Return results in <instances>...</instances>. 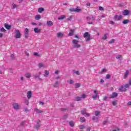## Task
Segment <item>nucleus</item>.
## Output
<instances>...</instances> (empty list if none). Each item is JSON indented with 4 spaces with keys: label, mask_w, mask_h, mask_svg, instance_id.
<instances>
[{
    "label": "nucleus",
    "mask_w": 131,
    "mask_h": 131,
    "mask_svg": "<svg viewBox=\"0 0 131 131\" xmlns=\"http://www.w3.org/2000/svg\"><path fill=\"white\" fill-rule=\"evenodd\" d=\"M111 77V76L110 74H107L106 76V79H109Z\"/></svg>",
    "instance_id": "obj_45"
},
{
    "label": "nucleus",
    "mask_w": 131,
    "mask_h": 131,
    "mask_svg": "<svg viewBox=\"0 0 131 131\" xmlns=\"http://www.w3.org/2000/svg\"><path fill=\"white\" fill-rule=\"evenodd\" d=\"M71 20H72V16H70V17L68 18V21H71Z\"/></svg>",
    "instance_id": "obj_51"
},
{
    "label": "nucleus",
    "mask_w": 131,
    "mask_h": 131,
    "mask_svg": "<svg viewBox=\"0 0 131 131\" xmlns=\"http://www.w3.org/2000/svg\"><path fill=\"white\" fill-rule=\"evenodd\" d=\"M94 95L92 96V98L94 100H96V99H99V95H98V91L94 90Z\"/></svg>",
    "instance_id": "obj_6"
},
{
    "label": "nucleus",
    "mask_w": 131,
    "mask_h": 131,
    "mask_svg": "<svg viewBox=\"0 0 131 131\" xmlns=\"http://www.w3.org/2000/svg\"><path fill=\"white\" fill-rule=\"evenodd\" d=\"M119 90L120 92H126V89L123 85L119 88Z\"/></svg>",
    "instance_id": "obj_13"
},
{
    "label": "nucleus",
    "mask_w": 131,
    "mask_h": 131,
    "mask_svg": "<svg viewBox=\"0 0 131 131\" xmlns=\"http://www.w3.org/2000/svg\"><path fill=\"white\" fill-rule=\"evenodd\" d=\"M40 18H41L40 15L37 14V15L35 16V19L36 20H39V19H40Z\"/></svg>",
    "instance_id": "obj_30"
},
{
    "label": "nucleus",
    "mask_w": 131,
    "mask_h": 131,
    "mask_svg": "<svg viewBox=\"0 0 131 131\" xmlns=\"http://www.w3.org/2000/svg\"><path fill=\"white\" fill-rule=\"evenodd\" d=\"M128 74H129L128 71V70L126 71L124 75V79H125L127 77V76H128Z\"/></svg>",
    "instance_id": "obj_19"
},
{
    "label": "nucleus",
    "mask_w": 131,
    "mask_h": 131,
    "mask_svg": "<svg viewBox=\"0 0 131 131\" xmlns=\"http://www.w3.org/2000/svg\"><path fill=\"white\" fill-rule=\"evenodd\" d=\"M81 114H82V115H85V113H86L85 110H83L81 111Z\"/></svg>",
    "instance_id": "obj_39"
},
{
    "label": "nucleus",
    "mask_w": 131,
    "mask_h": 131,
    "mask_svg": "<svg viewBox=\"0 0 131 131\" xmlns=\"http://www.w3.org/2000/svg\"><path fill=\"white\" fill-rule=\"evenodd\" d=\"M112 104L113 106H116V105H117V100L112 101Z\"/></svg>",
    "instance_id": "obj_31"
},
{
    "label": "nucleus",
    "mask_w": 131,
    "mask_h": 131,
    "mask_svg": "<svg viewBox=\"0 0 131 131\" xmlns=\"http://www.w3.org/2000/svg\"><path fill=\"white\" fill-rule=\"evenodd\" d=\"M39 103L40 105H41L42 106H43V105H45V103L42 101H39Z\"/></svg>",
    "instance_id": "obj_53"
},
{
    "label": "nucleus",
    "mask_w": 131,
    "mask_h": 131,
    "mask_svg": "<svg viewBox=\"0 0 131 131\" xmlns=\"http://www.w3.org/2000/svg\"><path fill=\"white\" fill-rule=\"evenodd\" d=\"M65 18H66V16L64 15H62L58 17V20H63V19H65Z\"/></svg>",
    "instance_id": "obj_22"
},
{
    "label": "nucleus",
    "mask_w": 131,
    "mask_h": 131,
    "mask_svg": "<svg viewBox=\"0 0 131 131\" xmlns=\"http://www.w3.org/2000/svg\"><path fill=\"white\" fill-rule=\"evenodd\" d=\"M127 105H128V106H131V101H130L128 102V103H127Z\"/></svg>",
    "instance_id": "obj_61"
},
{
    "label": "nucleus",
    "mask_w": 131,
    "mask_h": 131,
    "mask_svg": "<svg viewBox=\"0 0 131 131\" xmlns=\"http://www.w3.org/2000/svg\"><path fill=\"white\" fill-rule=\"evenodd\" d=\"M128 14H129V11L127 10H125L123 12V15L124 16H127V15H128Z\"/></svg>",
    "instance_id": "obj_16"
},
{
    "label": "nucleus",
    "mask_w": 131,
    "mask_h": 131,
    "mask_svg": "<svg viewBox=\"0 0 131 131\" xmlns=\"http://www.w3.org/2000/svg\"><path fill=\"white\" fill-rule=\"evenodd\" d=\"M80 122H85V118H84V117L80 118Z\"/></svg>",
    "instance_id": "obj_29"
},
{
    "label": "nucleus",
    "mask_w": 131,
    "mask_h": 131,
    "mask_svg": "<svg viewBox=\"0 0 131 131\" xmlns=\"http://www.w3.org/2000/svg\"><path fill=\"white\" fill-rule=\"evenodd\" d=\"M124 86L126 89V88H127L129 86V84H126L124 85Z\"/></svg>",
    "instance_id": "obj_54"
},
{
    "label": "nucleus",
    "mask_w": 131,
    "mask_h": 131,
    "mask_svg": "<svg viewBox=\"0 0 131 131\" xmlns=\"http://www.w3.org/2000/svg\"><path fill=\"white\" fill-rule=\"evenodd\" d=\"M92 119L93 121H95L96 122H99V118L97 117L93 116L92 117Z\"/></svg>",
    "instance_id": "obj_18"
},
{
    "label": "nucleus",
    "mask_w": 131,
    "mask_h": 131,
    "mask_svg": "<svg viewBox=\"0 0 131 131\" xmlns=\"http://www.w3.org/2000/svg\"><path fill=\"white\" fill-rule=\"evenodd\" d=\"M108 124V120H105L103 122V124Z\"/></svg>",
    "instance_id": "obj_48"
},
{
    "label": "nucleus",
    "mask_w": 131,
    "mask_h": 131,
    "mask_svg": "<svg viewBox=\"0 0 131 131\" xmlns=\"http://www.w3.org/2000/svg\"><path fill=\"white\" fill-rule=\"evenodd\" d=\"M0 30L2 32H5L6 31V30L4 28H2Z\"/></svg>",
    "instance_id": "obj_49"
},
{
    "label": "nucleus",
    "mask_w": 131,
    "mask_h": 131,
    "mask_svg": "<svg viewBox=\"0 0 131 131\" xmlns=\"http://www.w3.org/2000/svg\"><path fill=\"white\" fill-rule=\"evenodd\" d=\"M34 112H36L37 113H43V111H40L37 108H35L34 109Z\"/></svg>",
    "instance_id": "obj_21"
},
{
    "label": "nucleus",
    "mask_w": 131,
    "mask_h": 131,
    "mask_svg": "<svg viewBox=\"0 0 131 131\" xmlns=\"http://www.w3.org/2000/svg\"><path fill=\"white\" fill-rule=\"evenodd\" d=\"M118 94L116 92H114L112 94V95L110 96V99H113L114 98H116L117 97Z\"/></svg>",
    "instance_id": "obj_12"
},
{
    "label": "nucleus",
    "mask_w": 131,
    "mask_h": 131,
    "mask_svg": "<svg viewBox=\"0 0 131 131\" xmlns=\"http://www.w3.org/2000/svg\"><path fill=\"white\" fill-rule=\"evenodd\" d=\"M81 98H82L83 99H85V95L82 94L81 96Z\"/></svg>",
    "instance_id": "obj_58"
},
{
    "label": "nucleus",
    "mask_w": 131,
    "mask_h": 131,
    "mask_svg": "<svg viewBox=\"0 0 131 131\" xmlns=\"http://www.w3.org/2000/svg\"><path fill=\"white\" fill-rule=\"evenodd\" d=\"M15 58H16V57L15 56V55L12 54L11 55V58L12 59V60H15Z\"/></svg>",
    "instance_id": "obj_42"
},
{
    "label": "nucleus",
    "mask_w": 131,
    "mask_h": 131,
    "mask_svg": "<svg viewBox=\"0 0 131 131\" xmlns=\"http://www.w3.org/2000/svg\"><path fill=\"white\" fill-rule=\"evenodd\" d=\"M14 33L15 34V35L14 36L15 38H20L21 37V33L18 30H16Z\"/></svg>",
    "instance_id": "obj_3"
},
{
    "label": "nucleus",
    "mask_w": 131,
    "mask_h": 131,
    "mask_svg": "<svg viewBox=\"0 0 131 131\" xmlns=\"http://www.w3.org/2000/svg\"><path fill=\"white\" fill-rule=\"evenodd\" d=\"M100 113H101V112H100L98 111H96L95 112V116H99V115H100Z\"/></svg>",
    "instance_id": "obj_34"
},
{
    "label": "nucleus",
    "mask_w": 131,
    "mask_h": 131,
    "mask_svg": "<svg viewBox=\"0 0 131 131\" xmlns=\"http://www.w3.org/2000/svg\"><path fill=\"white\" fill-rule=\"evenodd\" d=\"M47 24L48 25V26H49L50 27L53 26V25H54V23H53V21H51V20H49V21H48L47 22Z\"/></svg>",
    "instance_id": "obj_14"
},
{
    "label": "nucleus",
    "mask_w": 131,
    "mask_h": 131,
    "mask_svg": "<svg viewBox=\"0 0 131 131\" xmlns=\"http://www.w3.org/2000/svg\"><path fill=\"white\" fill-rule=\"evenodd\" d=\"M74 33V30H71L70 33H69V36H72Z\"/></svg>",
    "instance_id": "obj_24"
},
{
    "label": "nucleus",
    "mask_w": 131,
    "mask_h": 131,
    "mask_svg": "<svg viewBox=\"0 0 131 131\" xmlns=\"http://www.w3.org/2000/svg\"><path fill=\"white\" fill-rule=\"evenodd\" d=\"M28 33H29V29L28 28L25 29V37L26 38L28 37Z\"/></svg>",
    "instance_id": "obj_9"
},
{
    "label": "nucleus",
    "mask_w": 131,
    "mask_h": 131,
    "mask_svg": "<svg viewBox=\"0 0 131 131\" xmlns=\"http://www.w3.org/2000/svg\"><path fill=\"white\" fill-rule=\"evenodd\" d=\"M79 128L80 129H84V128H85V126H84V125H81L79 126Z\"/></svg>",
    "instance_id": "obj_33"
},
{
    "label": "nucleus",
    "mask_w": 131,
    "mask_h": 131,
    "mask_svg": "<svg viewBox=\"0 0 131 131\" xmlns=\"http://www.w3.org/2000/svg\"><path fill=\"white\" fill-rule=\"evenodd\" d=\"M70 12H80L81 11V9H77V8H71L69 9Z\"/></svg>",
    "instance_id": "obj_8"
},
{
    "label": "nucleus",
    "mask_w": 131,
    "mask_h": 131,
    "mask_svg": "<svg viewBox=\"0 0 131 131\" xmlns=\"http://www.w3.org/2000/svg\"><path fill=\"white\" fill-rule=\"evenodd\" d=\"M24 103L26 104V105H29V101L28 99H25L24 101Z\"/></svg>",
    "instance_id": "obj_37"
},
{
    "label": "nucleus",
    "mask_w": 131,
    "mask_h": 131,
    "mask_svg": "<svg viewBox=\"0 0 131 131\" xmlns=\"http://www.w3.org/2000/svg\"><path fill=\"white\" fill-rule=\"evenodd\" d=\"M16 8H18V6L15 4H12L11 5V9H16Z\"/></svg>",
    "instance_id": "obj_26"
},
{
    "label": "nucleus",
    "mask_w": 131,
    "mask_h": 131,
    "mask_svg": "<svg viewBox=\"0 0 131 131\" xmlns=\"http://www.w3.org/2000/svg\"><path fill=\"white\" fill-rule=\"evenodd\" d=\"M4 26L6 28V29H11V26L8 25L7 24H4Z\"/></svg>",
    "instance_id": "obj_27"
},
{
    "label": "nucleus",
    "mask_w": 131,
    "mask_h": 131,
    "mask_svg": "<svg viewBox=\"0 0 131 131\" xmlns=\"http://www.w3.org/2000/svg\"><path fill=\"white\" fill-rule=\"evenodd\" d=\"M101 72H102V73L107 72V69H102L101 71Z\"/></svg>",
    "instance_id": "obj_50"
},
{
    "label": "nucleus",
    "mask_w": 131,
    "mask_h": 131,
    "mask_svg": "<svg viewBox=\"0 0 131 131\" xmlns=\"http://www.w3.org/2000/svg\"><path fill=\"white\" fill-rule=\"evenodd\" d=\"M45 64H43V63L41 62L40 63H39V66H44Z\"/></svg>",
    "instance_id": "obj_59"
},
{
    "label": "nucleus",
    "mask_w": 131,
    "mask_h": 131,
    "mask_svg": "<svg viewBox=\"0 0 131 131\" xmlns=\"http://www.w3.org/2000/svg\"><path fill=\"white\" fill-rule=\"evenodd\" d=\"M34 31L35 33H39L40 31H41V30L38 29V28H35L34 29Z\"/></svg>",
    "instance_id": "obj_15"
},
{
    "label": "nucleus",
    "mask_w": 131,
    "mask_h": 131,
    "mask_svg": "<svg viewBox=\"0 0 131 131\" xmlns=\"http://www.w3.org/2000/svg\"><path fill=\"white\" fill-rule=\"evenodd\" d=\"M27 97L28 100H30V99L32 97V93L31 92V91H28L27 92Z\"/></svg>",
    "instance_id": "obj_11"
},
{
    "label": "nucleus",
    "mask_w": 131,
    "mask_h": 131,
    "mask_svg": "<svg viewBox=\"0 0 131 131\" xmlns=\"http://www.w3.org/2000/svg\"><path fill=\"white\" fill-rule=\"evenodd\" d=\"M69 123L70 126H71L72 127H73V126H74V122L73 121H70Z\"/></svg>",
    "instance_id": "obj_36"
},
{
    "label": "nucleus",
    "mask_w": 131,
    "mask_h": 131,
    "mask_svg": "<svg viewBox=\"0 0 131 131\" xmlns=\"http://www.w3.org/2000/svg\"><path fill=\"white\" fill-rule=\"evenodd\" d=\"M112 131H120V128L118 127H115Z\"/></svg>",
    "instance_id": "obj_32"
},
{
    "label": "nucleus",
    "mask_w": 131,
    "mask_h": 131,
    "mask_svg": "<svg viewBox=\"0 0 131 131\" xmlns=\"http://www.w3.org/2000/svg\"><path fill=\"white\" fill-rule=\"evenodd\" d=\"M25 53L26 54V56H27V57L29 56V53H28L26 51H25Z\"/></svg>",
    "instance_id": "obj_56"
},
{
    "label": "nucleus",
    "mask_w": 131,
    "mask_h": 131,
    "mask_svg": "<svg viewBox=\"0 0 131 131\" xmlns=\"http://www.w3.org/2000/svg\"><path fill=\"white\" fill-rule=\"evenodd\" d=\"M60 86V83H59V82L58 81H56L54 85V88H58V86Z\"/></svg>",
    "instance_id": "obj_28"
},
{
    "label": "nucleus",
    "mask_w": 131,
    "mask_h": 131,
    "mask_svg": "<svg viewBox=\"0 0 131 131\" xmlns=\"http://www.w3.org/2000/svg\"><path fill=\"white\" fill-rule=\"evenodd\" d=\"M116 58L117 60H122V56L121 55H117Z\"/></svg>",
    "instance_id": "obj_23"
},
{
    "label": "nucleus",
    "mask_w": 131,
    "mask_h": 131,
    "mask_svg": "<svg viewBox=\"0 0 131 131\" xmlns=\"http://www.w3.org/2000/svg\"><path fill=\"white\" fill-rule=\"evenodd\" d=\"M99 11H104V8H103L101 6H99Z\"/></svg>",
    "instance_id": "obj_47"
},
{
    "label": "nucleus",
    "mask_w": 131,
    "mask_h": 131,
    "mask_svg": "<svg viewBox=\"0 0 131 131\" xmlns=\"http://www.w3.org/2000/svg\"><path fill=\"white\" fill-rule=\"evenodd\" d=\"M49 74H50V72H49V71H47V70L45 71V73L43 74V76L45 77H48Z\"/></svg>",
    "instance_id": "obj_17"
},
{
    "label": "nucleus",
    "mask_w": 131,
    "mask_h": 131,
    "mask_svg": "<svg viewBox=\"0 0 131 131\" xmlns=\"http://www.w3.org/2000/svg\"><path fill=\"white\" fill-rule=\"evenodd\" d=\"M25 112H28V111H29V110H28V108H25Z\"/></svg>",
    "instance_id": "obj_63"
},
{
    "label": "nucleus",
    "mask_w": 131,
    "mask_h": 131,
    "mask_svg": "<svg viewBox=\"0 0 131 131\" xmlns=\"http://www.w3.org/2000/svg\"><path fill=\"white\" fill-rule=\"evenodd\" d=\"M67 110V108H60V111H62V112L66 111Z\"/></svg>",
    "instance_id": "obj_46"
},
{
    "label": "nucleus",
    "mask_w": 131,
    "mask_h": 131,
    "mask_svg": "<svg viewBox=\"0 0 131 131\" xmlns=\"http://www.w3.org/2000/svg\"><path fill=\"white\" fill-rule=\"evenodd\" d=\"M40 127L39 124H37V125L35 126V128L37 129H38V128Z\"/></svg>",
    "instance_id": "obj_57"
},
{
    "label": "nucleus",
    "mask_w": 131,
    "mask_h": 131,
    "mask_svg": "<svg viewBox=\"0 0 131 131\" xmlns=\"http://www.w3.org/2000/svg\"><path fill=\"white\" fill-rule=\"evenodd\" d=\"M25 76H26L27 78H30V77H31V74H30V73H27L25 75Z\"/></svg>",
    "instance_id": "obj_20"
},
{
    "label": "nucleus",
    "mask_w": 131,
    "mask_h": 131,
    "mask_svg": "<svg viewBox=\"0 0 131 131\" xmlns=\"http://www.w3.org/2000/svg\"><path fill=\"white\" fill-rule=\"evenodd\" d=\"M79 41L76 39H73L72 40V43L74 45L73 46V49H78L80 48V45L78 44Z\"/></svg>",
    "instance_id": "obj_1"
},
{
    "label": "nucleus",
    "mask_w": 131,
    "mask_h": 131,
    "mask_svg": "<svg viewBox=\"0 0 131 131\" xmlns=\"http://www.w3.org/2000/svg\"><path fill=\"white\" fill-rule=\"evenodd\" d=\"M75 85L76 89H77V88H80V84L77 83H76V84H75Z\"/></svg>",
    "instance_id": "obj_43"
},
{
    "label": "nucleus",
    "mask_w": 131,
    "mask_h": 131,
    "mask_svg": "<svg viewBox=\"0 0 131 131\" xmlns=\"http://www.w3.org/2000/svg\"><path fill=\"white\" fill-rule=\"evenodd\" d=\"M85 117H89L90 116V114H89L88 113H85Z\"/></svg>",
    "instance_id": "obj_55"
},
{
    "label": "nucleus",
    "mask_w": 131,
    "mask_h": 131,
    "mask_svg": "<svg viewBox=\"0 0 131 131\" xmlns=\"http://www.w3.org/2000/svg\"><path fill=\"white\" fill-rule=\"evenodd\" d=\"M83 37H84V38L87 37L86 38V41H89V40L91 39V35L89 34V32H85L83 35Z\"/></svg>",
    "instance_id": "obj_4"
},
{
    "label": "nucleus",
    "mask_w": 131,
    "mask_h": 131,
    "mask_svg": "<svg viewBox=\"0 0 131 131\" xmlns=\"http://www.w3.org/2000/svg\"><path fill=\"white\" fill-rule=\"evenodd\" d=\"M86 131H91V127H88L86 128Z\"/></svg>",
    "instance_id": "obj_62"
},
{
    "label": "nucleus",
    "mask_w": 131,
    "mask_h": 131,
    "mask_svg": "<svg viewBox=\"0 0 131 131\" xmlns=\"http://www.w3.org/2000/svg\"><path fill=\"white\" fill-rule=\"evenodd\" d=\"M115 41V40L114 39H111L110 41H108V43H113Z\"/></svg>",
    "instance_id": "obj_41"
},
{
    "label": "nucleus",
    "mask_w": 131,
    "mask_h": 131,
    "mask_svg": "<svg viewBox=\"0 0 131 131\" xmlns=\"http://www.w3.org/2000/svg\"><path fill=\"white\" fill-rule=\"evenodd\" d=\"M88 21H91V22H88V24H93V21L95 20V18L93 16L87 17Z\"/></svg>",
    "instance_id": "obj_5"
},
{
    "label": "nucleus",
    "mask_w": 131,
    "mask_h": 131,
    "mask_svg": "<svg viewBox=\"0 0 131 131\" xmlns=\"http://www.w3.org/2000/svg\"><path fill=\"white\" fill-rule=\"evenodd\" d=\"M39 123H40V120H38L37 121V124H39Z\"/></svg>",
    "instance_id": "obj_64"
},
{
    "label": "nucleus",
    "mask_w": 131,
    "mask_h": 131,
    "mask_svg": "<svg viewBox=\"0 0 131 131\" xmlns=\"http://www.w3.org/2000/svg\"><path fill=\"white\" fill-rule=\"evenodd\" d=\"M108 38V37H107V34H105L103 37H102V39H107Z\"/></svg>",
    "instance_id": "obj_40"
},
{
    "label": "nucleus",
    "mask_w": 131,
    "mask_h": 131,
    "mask_svg": "<svg viewBox=\"0 0 131 131\" xmlns=\"http://www.w3.org/2000/svg\"><path fill=\"white\" fill-rule=\"evenodd\" d=\"M122 18V15H118L117 14L115 15L114 17V20H115L116 21H119V20H121Z\"/></svg>",
    "instance_id": "obj_7"
},
{
    "label": "nucleus",
    "mask_w": 131,
    "mask_h": 131,
    "mask_svg": "<svg viewBox=\"0 0 131 131\" xmlns=\"http://www.w3.org/2000/svg\"><path fill=\"white\" fill-rule=\"evenodd\" d=\"M74 73H75V74H77V75H79V72H78V71L74 72Z\"/></svg>",
    "instance_id": "obj_52"
},
{
    "label": "nucleus",
    "mask_w": 131,
    "mask_h": 131,
    "mask_svg": "<svg viewBox=\"0 0 131 131\" xmlns=\"http://www.w3.org/2000/svg\"><path fill=\"white\" fill-rule=\"evenodd\" d=\"M80 100H81V97L78 96L76 97V101H80Z\"/></svg>",
    "instance_id": "obj_44"
},
{
    "label": "nucleus",
    "mask_w": 131,
    "mask_h": 131,
    "mask_svg": "<svg viewBox=\"0 0 131 131\" xmlns=\"http://www.w3.org/2000/svg\"><path fill=\"white\" fill-rule=\"evenodd\" d=\"M68 82H69V83H70V84H72L74 83V81H73V80H70L68 81Z\"/></svg>",
    "instance_id": "obj_38"
},
{
    "label": "nucleus",
    "mask_w": 131,
    "mask_h": 131,
    "mask_svg": "<svg viewBox=\"0 0 131 131\" xmlns=\"http://www.w3.org/2000/svg\"><path fill=\"white\" fill-rule=\"evenodd\" d=\"M56 36H57V37H58V38H61L63 37V36H64V33L58 32L57 33Z\"/></svg>",
    "instance_id": "obj_10"
},
{
    "label": "nucleus",
    "mask_w": 131,
    "mask_h": 131,
    "mask_svg": "<svg viewBox=\"0 0 131 131\" xmlns=\"http://www.w3.org/2000/svg\"><path fill=\"white\" fill-rule=\"evenodd\" d=\"M25 124V122H22L20 123V125H21V126H24Z\"/></svg>",
    "instance_id": "obj_60"
},
{
    "label": "nucleus",
    "mask_w": 131,
    "mask_h": 131,
    "mask_svg": "<svg viewBox=\"0 0 131 131\" xmlns=\"http://www.w3.org/2000/svg\"><path fill=\"white\" fill-rule=\"evenodd\" d=\"M128 22H129V20L126 19V20H124L122 21V23H123V24H127V23H128Z\"/></svg>",
    "instance_id": "obj_35"
},
{
    "label": "nucleus",
    "mask_w": 131,
    "mask_h": 131,
    "mask_svg": "<svg viewBox=\"0 0 131 131\" xmlns=\"http://www.w3.org/2000/svg\"><path fill=\"white\" fill-rule=\"evenodd\" d=\"M43 11H45V9L42 7L39 8L38 10V13H42V12H43Z\"/></svg>",
    "instance_id": "obj_25"
},
{
    "label": "nucleus",
    "mask_w": 131,
    "mask_h": 131,
    "mask_svg": "<svg viewBox=\"0 0 131 131\" xmlns=\"http://www.w3.org/2000/svg\"><path fill=\"white\" fill-rule=\"evenodd\" d=\"M12 107L15 110H19L20 109V104L16 102H13L12 103Z\"/></svg>",
    "instance_id": "obj_2"
}]
</instances>
